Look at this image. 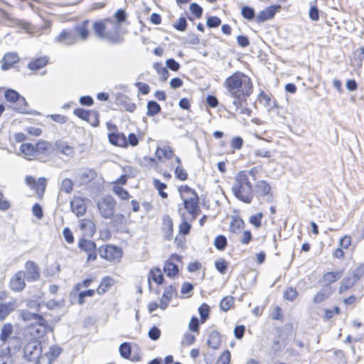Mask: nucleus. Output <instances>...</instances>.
<instances>
[{
  "label": "nucleus",
  "instance_id": "f257e3e1",
  "mask_svg": "<svg viewBox=\"0 0 364 364\" xmlns=\"http://www.w3.org/2000/svg\"><path fill=\"white\" fill-rule=\"evenodd\" d=\"M224 87L234 99L233 104L237 109L242 106V102L246 100L253 90L250 78L240 72H236L228 77L224 82Z\"/></svg>",
  "mask_w": 364,
  "mask_h": 364
},
{
  "label": "nucleus",
  "instance_id": "f03ea898",
  "mask_svg": "<svg viewBox=\"0 0 364 364\" xmlns=\"http://www.w3.org/2000/svg\"><path fill=\"white\" fill-rule=\"evenodd\" d=\"M119 28L115 21L111 18L92 23V28L95 36L113 44L122 42V38L119 34Z\"/></svg>",
  "mask_w": 364,
  "mask_h": 364
},
{
  "label": "nucleus",
  "instance_id": "7ed1b4c3",
  "mask_svg": "<svg viewBox=\"0 0 364 364\" xmlns=\"http://www.w3.org/2000/svg\"><path fill=\"white\" fill-rule=\"evenodd\" d=\"M231 189L233 195L245 203H250L254 198L252 183L245 171H240L236 174Z\"/></svg>",
  "mask_w": 364,
  "mask_h": 364
},
{
  "label": "nucleus",
  "instance_id": "20e7f679",
  "mask_svg": "<svg viewBox=\"0 0 364 364\" xmlns=\"http://www.w3.org/2000/svg\"><path fill=\"white\" fill-rule=\"evenodd\" d=\"M52 328L47 323L44 318H40V320L31 323L26 329V333L29 336L32 341H36L42 337Z\"/></svg>",
  "mask_w": 364,
  "mask_h": 364
},
{
  "label": "nucleus",
  "instance_id": "39448f33",
  "mask_svg": "<svg viewBox=\"0 0 364 364\" xmlns=\"http://www.w3.org/2000/svg\"><path fill=\"white\" fill-rule=\"evenodd\" d=\"M100 215L105 219H111L115 212L116 201L110 196L100 198L97 203Z\"/></svg>",
  "mask_w": 364,
  "mask_h": 364
},
{
  "label": "nucleus",
  "instance_id": "423d86ee",
  "mask_svg": "<svg viewBox=\"0 0 364 364\" xmlns=\"http://www.w3.org/2000/svg\"><path fill=\"white\" fill-rule=\"evenodd\" d=\"M90 28H92V21L87 19L75 24L73 29L77 41H87L91 36Z\"/></svg>",
  "mask_w": 364,
  "mask_h": 364
},
{
  "label": "nucleus",
  "instance_id": "0eeeda50",
  "mask_svg": "<svg viewBox=\"0 0 364 364\" xmlns=\"http://www.w3.org/2000/svg\"><path fill=\"white\" fill-rule=\"evenodd\" d=\"M78 247L87 253V261H94L96 259L97 248L93 241L82 238L78 242Z\"/></svg>",
  "mask_w": 364,
  "mask_h": 364
},
{
  "label": "nucleus",
  "instance_id": "6e6552de",
  "mask_svg": "<svg viewBox=\"0 0 364 364\" xmlns=\"http://www.w3.org/2000/svg\"><path fill=\"white\" fill-rule=\"evenodd\" d=\"M23 352L27 360L34 361L41 352V344L36 341H31L26 345Z\"/></svg>",
  "mask_w": 364,
  "mask_h": 364
},
{
  "label": "nucleus",
  "instance_id": "1a4fd4ad",
  "mask_svg": "<svg viewBox=\"0 0 364 364\" xmlns=\"http://www.w3.org/2000/svg\"><path fill=\"white\" fill-rule=\"evenodd\" d=\"M70 203L72 212L75 213L77 217L85 215L87 210V205L85 198L75 196L70 200Z\"/></svg>",
  "mask_w": 364,
  "mask_h": 364
},
{
  "label": "nucleus",
  "instance_id": "9d476101",
  "mask_svg": "<svg viewBox=\"0 0 364 364\" xmlns=\"http://www.w3.org/2000/svg\"><path fill=\"white\" fill-rule=\"evenodd\" d=\"M26 279L28 282L36 281L40 278V270L37 264L33 261H27L25 264Z\"/></svg>",
  "mask_w": 364,
  "mask_h": 364
},
{
  "label": "nucleus",
  "instance_id": "9b49d317",
  "mask_svg": "<svg viewBox=\"0 0 364 364\" xmlns=\"http://www.w3.org/2000/svg\"><path fill=\"white\" fill-rule=\"evenodd\" d=\"M173 259L179 262L181 257L177 255H172L171 257L165 262L163 268L164 272L169 277L176 276L178 272V265L172 262Z\"/></svg>",
  "mask_w": 364,
  "mask_h": 364
},
{
  "label": "nucleus",
  "instance_id": "f8f14e48",
  "mask_svg": "<svg viewBox=\"0 0 364 364\" xmlns=\"http://www.w3.org/2000/svg\"><path fill=\"white\" fill-rule=\"evenodd\" d=\"M183 203L185 208L193 216V219H195L200 212L198 196L194 194V196H191L188 199H183Z\"/></svg>",
  "mask_w": 364,
  "mask_h": 364
},
{
  "label": "nucleus",
  "instance_id": "ddd939ff",
  "mask_svg": "<svg viewBox=\"0 0 364 364\" xmlns=\"http://www.w3.org/2000/svg\"><path fill=\"white\" fill-rule=\"evenodd\" d=\"M55 151L57 154H63L67 158H72L75 154V149L66 141L62 140L56 141L55 143Z\"/></svg>",
  "mask_w": 364,
  "mask_h": 364
},
{
  "label": "nucleus",
  "instance_id": "4468645a",
  "mask_svg": "<svg viewBox=\"0 0 364 364\" xmlns=\"http://www.w3.org/2000/svg\"><path fill=\"white\" fill-rule=\"evenodd\" d=\"M26 274L23 271H19L15 274L10 281L11 288L16 291H20L25 287Z\"/></svg>",
  "mask_w": 364,
  "mask_h": 364
},
{
  "label": "nucleus",
  "instance_id": "2eb2a0df",
  "mask_svg": "<svg viewBox=\"0 0 364 364\" xmlns=\"http://www.w3.org/2000/svg\"><path fill=\"white\" fill-rule=\"evenodd\" d=\"M278 8H279V6H271L267 7L264 10L259 12V14L255 17V21L257 23H261L272 18L275 15Z\"/></svg>",
  "mask_w": 364,
  "mask_h": 364
},
{
  "label": "nucleus",
  "instance_id": "dca6fc26",
  "mask_svg": "<svg viewBox=\"0 0 364 364\" xmlns=\"http://www.w3.org/2000/svg\"><path fill=\"white\" fill-rule=\"evenodd\" d=\"M100 257L111 261L121 257L122 252L120 249L114 246H107L105 249L100 252Z\"/></svg>",
  "mask_w": 364,
  "mask_h": 364
},
{
  "label": "nucleus",
  "instance_id": "f3484780",
  "mask_svg": "<svg viewBox=\"0 0 364 364\" xmlns=\"http://www.w3.org/2000/svg\"><path fill=\"white\" fill-rule=\"evenodd\" d=\"M111 219L112 225L117 228L118 232L126 233L129 232L127 228V218L123 214H114V216H112Z\"/></svg>",
  "mask_w": 364,
  "mask_h": 364
},
{
  "label": "nucleus",
  "instance_id": "a211bd4d",
  "mask_svg": "<svg viewBox=\"0 0 364 364\" xmlns=\"http://www.w3.org/2000/svg\"><path fill=\"white\" fill-rule=\"evenodd\" d=\"M176 290L173 287V285H169L168 287H166V289L162 294V296L160 299V304H159V307L162 310H165L167 308L171 299L176 294Z\"/></svg>",
  "mask_w": 364,
  "mask_h": 364
},
{
  "label": "nucleus",
  "instance_id": "6ab92c4d",
  "mask_svg": "<svg viewBox=\"0 0 364 364\" xmlns=\"http://www.w3.org/2000/svg\"><path fill=\"white\" fill-rule=\"evenodd\" d=\"M55 42L65 46H71L77 42V38L74 34L66 30H63L58 36L55 37Z\"/></svg>",
  "mask_w": 364,
  "mask_h": 364
},
{
  "label": "nucleus",
  "instance_id": "aec40b11",
  "mask_svg": "<svg viewBox=\"0 0 364 364\" xmlns=\"http://www.w3.org/2000/svg\"><path fill=\"white\" fill-rule=\"evenodd\" d=\"M73 113L75 115H76L81 119L87 121V122H90V117H92V115H93V117H95V122L92 123V122H90V123L92 124V125L93 127H97L99 125L100 121H99L98 118L97 117V114L95 112L92 113L90 111L85 110L82 108H77V109H74Z\"/></svg>",
  "mask_w": 364,
  "mask_h": 364
},
{
  "label": "nucleus",
  "instance_id": "412c9836",
  "mask_svg": "<svg viewBox=\"0 0 364 364\" xmlns=\"http://www.w3.org/2000/svg\"><path fill=\"white\" fill-rule=\"evenodd\" d=\"M80 228L83 232V235L87 237H92L95 232V225L92 220L85 218L80 220Z\"/></svg>",
  "mask_w": 364,
  "mask_h": 364
},
{
  "label": "nucleus",
  "instance_id": "4be33fe9",
  "mask_svg": "<svg viewBox=\"0 0 364 364\" xmlns=\"http://www.w3.org/2000/svg\"><path fill=\"white\" fill-rule=\"evenodd\" d=\"M108 137L109 142L115 146L122 147L127 146V139L123 133H111L109 134Z\"/></svg>",
  "mask_w": 364,
  "mask_h": 364
},
{
  "label": "nucleus",
  "instance_id": "5701e85b",
  "mask_svg": "<svg viewBox=\"0 0 364 364\" xmlns=\"http://www.w3.org/2000/svg\"><path fill=\"white\" fill-rule=\"evenodd\" d=\"M19 60V57L16 53H6L3 58V63L1 65L2 70L10 69L12 65Z\"/></svg>",
  "mask_w": 364,
  "mask_h": 364
},
{
  "label": "nucleus",
  "instance_id": "b1692460",
  "mask_svg": "<svg viewBox=\"0 0 364 364\" xmlns=\"http://www.w3.org/2000/svg\"><path fill=\"white\" fill-rule=\"evenodd\" d=\"M20 151L26 159L29 160L31 159L32 157L37 156L36 145L31 143L21 144Z\"/></svg>",
  "mask_w": 364,
  "mask_h": 364
},
{
  "label": "nucleus",
  "instance_id": "393cba45",
  "mask_svg": "<svg viewBox=\"0 0 364 364\" xmlns=\"http://www.w3.org/2000/svg\"><path fill=\"white\" fill-rule=\"evenodd\" d=\"M117 102L122 108L129 112H133L136 108V104L132 102L126 95L119 96L117 98Z\"/></svg>",
  "mask_w": 364,
  "mask_h": 364
},
{
  "label": "nucleus",
  "instance_id": "a878e982",
  "mask_svg": "<svg viewBox=\"0 0 364 364\" xmlns=\"http://www.w3.org/2000/svg\"><path fill=\"white\" fill-rule=\"evenodd\" d=\"M77 176L81 183H86L95 178L96 172L90 168H84L77 173Z\"/></svg>",
  "mask_w": 364,
  "mask_h": 364
},
{
  "label": "nucleus",
  "instance_id": "bb28decb",
  "mask_svg": "<svg viewBox=\"0 0 364 364\" xmlns=\"http://www.w3.org/2000/svg\"><path fill=\"white\" fill-rule=\"evenodd\" d=\"M221 343V337L220 333L216 331H212L207 340V344L208 347L213 349H217L220 346Z\"/></svg>",
  "mask_w": 364,
  "mask_h": 364
},
{
  "label": "nucleus",
  "instance_id": "cd10ccee",
  "mask_svg": "<svg viewBox=\"0 0 364 364\" xmlns=\"http://www.w3.org/2000/svg\"><path fill=\"white\" fill-rule=\"evenodd\" d=\"M16 306L14 301L0 304V321H3L6 317L16 309Z\"/></svg>",
  "mask_w": 364,
  "mask_h": 364
},
{
  "label": "nucleus",
  "instance_id": "c85d7f7f",
  "mask_svg": "<svg viewBox=\"0 0 364 364\" xmlns=\"http://www.w3.org/2000/svg\"><path fill=\"white\" fill-rule=\"evenodd\" d=\"M270 190V186L264 180H260L255 183V191L258 196H264L268 195Z\"/></svg>",
  "mask_w": 364,
  "mask_h": 364
},
{
  "label": "nucleus",
  "instance_id": "c756f323",
  "mask_svg": "<svg viewBox=\"0 0 364 364\" xmlns=\"http://www.w3.org/2000/svg\"><path fill=\"white\" fill-rule=\"evenodd\" d=\"M163 231L165 237L170 240L172 237L173 233V222L170 216L165 215L163 218Z\"/></svg>",
  "mask_w": 364,
  "mask_h": 364
},
{
  "label": "nucleus",
  "instance_id": "7c9ffc66",
  "mask_svg": "<svg viewBox=\"0 0 364 364\" xmlns=\"http://www.w3.org/2000/svg\"><path fill=\"white\" fill-rule=\"evenodd\" d=\"M333 293L331 287H326L321 289L314 297V302L318 304L327 299Z\"/></svg>",
  "mask_w": 364,
  "mask_h": 364
},
{
  "label": "nucleus",
  "instance_id": "2f4dec72",
  "mask_svg": "<svg viewBox=\"0 0 364 364\" xmlns=\"http://www.w3.org/2000/svg\"><path fill=\"white\" fill-rule=\"evenodd\" d=\"M48 62L47 57H41L35 59L28 64V68L32 70H38L41 68L45 67Z\"/></svg>",
  "mask_w": 364,
  "mask_h": 364
},
{
  "label": "nucleus",
  "instance_id": "473e14b6",
  "mask_svg": "<svg viewBox=\"0 0 364 364\" xmlns=\"http://www.w3.org/2000/svg\"><path fill=\"white\" fill-rule=\"evenodd\" d=\"M155 154L159 160H161L163 158L169 159L172 158L173 151L170 146H166L163 148H157Z\"/></svg>",
  "mask_w": 364,
  "mask_h": 364
},
{
  "label": "nucleus",
  "instance_id": "72a5a7b5",
  "mask_svg": "<svg viewBox=\"0 0 364 364\" xmlns=\"http://www.w3.org/2000/svg\"><path fill=\"white\" fill-rule=\"evenodd\" d=\"M114 284V279L109 277H104L98 288H97V293L99 294H105Z\"/></svg>",
  "mask_w": 364,
  "mask_h": 364
},
{
  "label": "nucleus",
  "instance_id": "f704fd0d",
  "mask_svg": "<svg viewBox=\"0 0 364 364\" xmlns=\"http://www.w3.org/2000/svg\"><path fill=\"white\" fill-rule=\"evenodd\" d=\"M20 316L23 321H31V323L40 320V318H43L42 315L36 313H32L28 310L21 311Z\"/></svg>",
  "mask_w": 364,
  "mask_h": 364
},
{
  "label": "nucleus",
  "instance_id": "c9c22d12",
  "mask_svg": "<svg viewBox=\"0 0 364 364\" xmlns=\"http://www.w3.org/2000/svg\"><path fill=\"white\" fill-rule=\"evenodd\" d=\"M12 359L9 347L0 348V364H11Z\"/></svg>",
  "mask_w": 364,
  "mask_h": 364
},
{
  "label": "nucleus",
  "instance_id": "e433bc0d",
  "mask_svg": "<svg viewBox=\"0 0 364 364\" xmlns=\"http://www.w3.org/2000/svg\"><path fill=\"white\" fill-rule=\"evenodd\" d=\"M154 68L160 76L161 81H166L169 77V73L166 67H164L161 63H154Z\"/></svg>",
  "mask_w": 364,
  "mask_h": 364
},
{
  "label": "nucleus",
  "instance_id": "4c0bfd02",
  "mask_svg": "<svg viewBox=\"0 0 364 364\" xmlns=\"http://www.w3.org/2000/svg\"><path fill=\"white\" fill-rule=\"evenodd\" d=\"M146 107H147L146 114L149 117H154L156 114H159L161 110V108L160 105H159V103H157L156 101H153V100L149 101L147 102Z\"/></svg>",
  "mask_w": 364,
  "mask_h": 364
},
{
  "label": "nucleus",
  "instance_id": "58836bf2",
  "mask_svg": "<svg viewBox=\"0 0 364 364\" xmlns=\"http://www.w3.org/2000/svg\"><path fill=\"white\" fill-rule=\"evenodd\" d=\"M358 281V276L350 275L346 277L342 282L340 290L345 291L350 288Z\"/></svg>",
  "mask_w": 364,
  "mask_h": 364
},
{
  "label": "nucleus",
  "instance_id": "ea45409f",
  "mask_svg": "<svg viewBox=\"0 0 364 364\" xmlns=\"http://www.w3.org/2000/svg\"><path fill=\"white\" fill-rule=\"evenodd\" d=\"M12 333L13 326L11 323L4 324L0 333V340L4 343L6 342Z\"/></svg>",
  "mask_w": 364,
  "mask_h": 364
},
{
  "label": "nucleus",
  "instance_id": "a19ab883",
  "mask_svg": "<svg viewBox=\"0 0 364 364\" xmlns=\"http://www.w3.org/2000/svg\"><path fill=\"white\" fill-rule=\"evenodd\" d=\"M152 279L156 284H161L164 281V275L159 268H155L150 271L149 280Z\"/></svg>",
  "mask_w": 364,
  "mask_h": 364
},
{
  "label": "nucleus",
  "instance_id": "79ce46f5",
  "mask_svg": "<svg viewBox=\"0 0 364 364\" xmlns=\"http://www.w3.org/2000/svg\"><path fill=\"white\" fill-rule=\"evenodd\" d=\"M74 183L70 178H65L62 180L60 186L61 191L65 193H70L73 191Z\"/></svg>",
  "mask_w": 364,
  "mask_h": 364
},
{
  "label": "nucleus",
  "instance_id": "37998d69",
  "mask_svg": "<svg viewBox=\"0 0 364 364\" xmlns=\"http://www.w3.org/2000/svg\"><path fill=\"white\" fill-rule=\"evenodd\" d=\"M342 273L341 272H329L326 273L323 277V282L326 284L333 283L337 280H338L341 277Z\"/></svg>",
  "mask_w": 364,
  "mask_h": 364
},
{
  "label": "nucleus",
  "instance_id": "c03bdc74",
  "mask_svg": "<svg viewBox=\"0 0 364 364\" xmlns=\"http://www.w3.org/2000/svg\"><path fill=\"white\" fill-rule=\"evenodd\" d=\"M241 15L248 21L252 20L255 16V12L252 7L244 6L241 9Z\"/></svg>",
  "mask_w": 364,
  "mask_h": 364
},
{
  "label": "nucleus",
  "instance_id": "a18cd8bd",
  "mask_svg": "<svg viewBox=\"0 0 364 364\" xmlns=\"http://www.w3.org/2000/svg\"><path fill=\"white\" fill-rule=\"evenodd\" d=\"M37 156L45 154L50 148V144L46 141H39L36 144Z\"/></svg>",
  "mask_w": 364,
  "mask_h": 364
},
{
  "label": "nucleus",
  "instance_id": "49530a36",
  "mask_svg": "<svg viewBox=\"0 0 364 364\" xmlns=\"http://www.w3.org/2000/svg\"><path fill=\"white\" fill-rule=\"evenodd\" d=\"M154 186L155 188L158 191L159 196L163 198H166L168 197V194L164 191L165 188H166V184L161 182L158 179L154 180Z\"/></svg>",
  "mask_w": 364,
  "mask_h": 364
},
{
  "label": "nucleus",
  "instance_id": "de8ad7c7",
  "mask_svg": "<svg viewBox=\"0 0 364 364\" xmlns=\"http://www.w3.org/2000/svg\"><path fill=\"white\" fill-rule=\"evenodd\" d=\"M209 312H210V307L207 304H203L199 308H198V313L200 316V321L201 323H204L209 316Z\"/></svg>",
  "mask_w": 364,
  "mask_h": 364
},
{
  "label": "nucleus",
  "instance_id": "09e8293b",
  "mask_svg": "<svg viewBox=\"0 0 364 364\" xmlns=\"http://www.w3.org/2000/svg\"><path fill=\"white\" fill-rule=\"evenodd\" d=\"M214 245H215V247L218 250H224L227 246L226 237L223 235H220L217 236L215 239Z\"/></svg>",
  "mask_w": 364,
  "mask_h": 364
},
{
  "label": "nucleus",
  "instance_id": "8fccbe9b",
  "mask_svg": "<svg viewBox=\"0 0 364 364\" xmlns=\"http://www.w3.org/2000/svg\"><path fill=\"white\" fill-rule=\"evenodd\" d=\"M61 348L55 345H53L50 346L48 351L46 353V354L51 358V360H54L56 358L59 356L61 353Z\"/></svg>",
  "mask_w": 364,
  "mask_h": 364
},
{
  "label": "nucleus",
  "instance_id": "3c124183",
  "mask_svg": "<svg viewBox=\"0 0 364 364\" xmlns=\"http://www.w3.org/2000/svg\"><path fill=\"white\" fill-rule=\"evenodd\" d=\"M20 95L14 90L8 89L4 93L5 99L11 102H16L19 99Z\"/></svg>",
  "mask_w": 364,
  "mask_h": 364
},
{
  "label": "nucleus",
  "instance_id": "603ef678",
  "mask_svg": "<svg viewBox=\"0 0 364 364\" xmlns=\"http://www.w3.org/2000/svg\"><path fill=\"white\" fill-rule=\"evenodd\" d=\"M119 350L120 355L124 358H128L131 354V346L127 342H124L119 346Z\"/></svg>",
  "mask_w": 364,
  "mask_h": 364
},
{
  "label": "nucleus",
  "instance_id": "864d4df0",
  "mask_svg": "<svg viewBox=\"0 0 364 364\" xmlns=\"http://www.w3.org/2000/svg\"><path fill=\"white\" fill-rule=\"evenodd\" d=\"M17 104L14 109L21 113L26 112L27 102L23 97L19 96V99L16 100Z\"/></svg>",
  "mask_w": 364,
  "mask_h": 364
},
{
  "label": "nucleus",
  "instance_id": "5fc2aeb1",
  "mask_svg": "<svg viewBox=\"0 0 364 364\" xmlns=\"http://www.w3.org/2000/svg\"><path fill=\"white\" fill-rule=\"evenodd\" d=\"M298 295L297 291L295 288L291 287H288L284 293V297L289 301H294Z\"/></svg>",
  "mask_w": 364,
  "mask_h": 364
},
{
  "label": "nucleus",
  "instance_id": "6e6d98bb",
  "mask_svg": "<svg viewBox=\"0 0 364 364\" xmlns=\"http://www.w3.org/2000/svg\"><path fill=\"white\" fill-rule=\"evenodd\" d=\"M232 303V297H225L220 301V307L223 311H227L230 309Z\"/></svg>",
  "mask_w": 364,
  "mask_h": 364
},
{
  "label": "nucleus",
  "instance_id": "4d7b16f0",
  "mask_svg": "<svg viewBox=\"0 0 364 364\" xmlns=\"http://www.w3.org/2000/svg\"><path fill=\"white\" fill-rule=\"evenodd\" d=\"M114 18L116 19L115 23H117V26H119V23H122L126 21V12L123 9H118L114 14Z\"/></svg>",
  "mask_w": 364,
  "mask_h": 364
},
{
  "label": "nucleus",
  "instance_id": "13d9d810",
  "mask_svg": "<svg viewBox=\"0 0 364 364\" xmlns=\"http://www.w3.org/2000/svg\"><path fill=\"white\" fill-rule=\"evenodd\" d=\"M95 294V291L92 289H88L86 291H80L78 294V304L82 305L85 302V297L86 296H92Z\"/></svg>",
  "mask_w": 364,
  "mask_h": 364
},
{
  "label": "nucleus",
  "instance_id": "bf43d9fd",
  "mask_svg": "<svg viewBox=\"0 0 364 364\" xmlns=\"http://www.w3.org/2000/svg\"><path fill=\"white\" fill-rule=\"evenodd\" d=\"M215 269L221 274H225L227 268H228V263L224 259L220 260H216L215 262Z\"/></svg>",
  "mask_w": 364,
  "mask_h": 364
},
{
  "label": "nucleus",
  "instance_id": "052dcab7",
  "mask_svg": "<svg viewBox=\"0 0 364 364\" xmlns=\"http://www.w3.org/2000/svg\"><path fill=\"white\" fill-rule=\"evenodd\" d=\"M221 23V20L218 16H210L207 19V26L209 28H216Z\"/></svg>",
  "mask_w": 364,
  "mask_h": 364
},
{
  "label": "nucleus",
  "instance_id": "680f3d73",
  "mask_svg": "<svg viewBox=\"0 0 364 364\" xmlns=\"http://www.w3.org/2000/svg\"><path fill=\"white\" fill-rule=\"evenodd\" d=\"M114 193L122 200H128L130 197L129 193L122 187H115L114 188Z\"/></svg>",
  "mask_w": 364,
  "mask_h": 364
},
{
  "label": "nucleus",
  "instance_id": "e2e57ef3",
  "mask_svg": "<svg viewBox=\"0 0 364 364\" xmlns=\"http://www.w3.org/2000/svg\"><path fill=\"white\" fill-rule=\"evenodd\" d=\"M148 336L150 338V339L153 341H156L161 336V331L158 327L153 326L149 329L148 332Z\"/></svg>",
  "mask_w": 364,
  "mask_h": 364
},
{
  "label": "nucleus",
  "instance_id": "0e129e2a",
  "mask_svg": "<svg viewBox=\"0 0 364 364\" xmlns=\"http://www.w3.org/2000/svg\"><path fill=\"white\" fill-rule=\"evenodd\" d=\"M175 176L176 177L181 180L185 181L188 177L187 172L183 169L181 166H178L175 169Z\"/></svg>",
  "mask_w": 364,
  "mask_h": 364
},
{
  "label": "nucleus",
  "instance_id": "69168bd1",
  "mask_svg": "<svg viewBox=\"0 0 364 364\" xmlns=\"http://www.w3.org/2000/svg\"><path fill=\"white\" fill-rule=\"evenodd\" d=\"M263 214L262 213H257L250 217V222L256 228H259L261 226V220Z\"/></svg>",
  "mask_w": 364,
  "mask_h": 364
},
{
  "label": "nucleus",
  "instance_id": "338daca9",
  "mask_svg": "<svg viewBox=\"0 0 364 364\" xmlns=\"http://www.w3.org/2000/svg\"><path fill=\"white\" fill-rule=\"evenodd\" d=\"M230 361V353L225 350L220 356L215 364H229Z\"/></svg>",
  "mask_w": 364,
  "mask_h": 364
},
{
  "label": "nucleus",
  "instance_id": "774afa93",
  "mask_svg": "<svg viewBox=\"0 0 364 364\" xmlns=\"http://www.w3.org/2000/svg\"><path fill=\"white\" fill-rule=\"evenodd\" d=\"M35 361V364H51L53 362L51 358H49L46 353L43 355L40 354Z\"/></svg>",
  "mask_w": 364,
  "mask_h": 364
}]
</instances>
